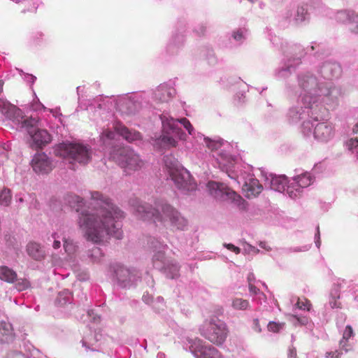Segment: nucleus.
<instances>
[{"instance_id": "50", "label": "nucleus", "mask_w": 358, "mask_h": 358, "mask_svg": "<svg viewBox=\"0 0 358 358\" xmlns=\"http://www.w3.org/2000/svg\"><path fill=\"white\" fill-rule=\"evenodd\" d=\"M1 326L3 328V329L6 330V331H9V329L10 327V324H7L6 323L4 324H1Z\"/></svg>"}, {"instance_id": "33", "label": "nucleus", "mask_w": 358, "mask_h": 358, "mask_svg": "<svg viewBox=\"0 0 358 358\" xmlns=\"http://www.w3.org/2000/svg\"><path fill=\"white\" fill-rule=\"evenodd\" d=\"M115 132L110 131V130H105L102 133V134L101 136V138L103 141V143H106L107 140L113 139L115 138Z\"/></svg>"}, {"instance_id": "28", "label": "nucleus", "mask_w": 358, "mask_h": 358, "mask_svg": "<svg viewBox=\"0 0 358 358\" xmlns=\"http://www.w3.org/2000/svg\"><path fill=\"white\" fill-rule=\"evenodd\" d=\"M307 15V10L303 6H299L296 10V15L295 17V20L297 22H302L306 20V16Z\"/></svg>"}, {"instance_id": "12", "label": "nucleus", "mask_w": 358, "mask_h": 358, "mask_svg": "<svg viewBox=\"0 0 358 358\" xmlns=\"http://www.w3.org/2000/svg\"><path fill=\"white\" fill-rule=\"evenodd\" d=\"M37 124L33 127L25 128L31 136L33 142L36 147L41 148L46 145L51 141V136L45 129H36Z\"/></svg>"}, {"instance_id": "19", "label": "nucleus", "mask_w": 358, "mask_h": 358, "mask_svg": "<svg viewBox=\"0 0 358 358\" xmlns=\"http://www.w3.org/2000/svg\"><path fill=\"white\" fill-rule=\"evenodd\" d=\"M0 279L8 283H13L17 279L15 271L6 266H0Z\"/></svg>"}, {"instance_id": "7", "label": "nucleus", "mask_w": 358, "mask_h": 358, "mask_svg": "<svg viewBox=\"0 0 358 358\" xmlns=\"http://www.w3.org/2000/svg\"><path fill=\"white\" fill-rule=\"evenodd\" d=\"M209 193L216 199L231 201L239 203L242 198L236 192L223 183L210 181L208 183Z\"/></svg>"}, {"instance_id": "32", "label": "nucleus", "mask_w": 358, "mask_h": 358, "mask_svg": "<svg viewBox=\"0 0 358 358\" xmlns=\"http://www.w3.org/2000/svg\"><path fill=\"white\" fill-rule=\"evenodd\" d=\"M355 334L352 327L350 325H347L343 334L342 340H350V338L354 336Z\"/></svg>"}, {"instance_id": "49", "label": "nucleus", "mask_w": 358, "mask_h": 358, "mask_svg": "<svg viewBox=\"0 0 358 358\" xmlns=\"http://www.w3.org/2000/svg\"><path fill=\"white\" fill-rule=\"evenodd\" d=\"M352 21L357 22H358V14L355 13L354 11L351 12Z\"/></svg>"}, {"instance_id": "21", "label": "nucleus", "mask_w": 358, "mask_h": 358, "mask_svg": "<svg viewBox=\"0 0 358 358\" xmlns=\"http://www.w3.org/2000/svg\"><path fill=\"white\" fill-rule=\"evenodd\" d=\"M294 182L292 185H296V186L305 188L308 187L313 181V179L309 173H303L299 175L294 178Z\"/></svg>"}, {"instance_id": "8", "label": "nucleus", "mask_w": 358, "mask_h": 358, "mask_svg": "<svg viewBox=\"0 0 358 358\" xmlns=\"http://www.w3.org/2000/svg\"><path fill=\"white\" fill-rule=\"evenodd\" d=\"M1 113L10 120L21 124V127L23 128H29V126L33 127L39 122L38 119L36 117L24 118L20 109L9 103L3 105Z\"/></svg>"}, {"instance_id": "9", "label": "nucleus", "mask_w": 358, "mask_h": 358, "mask_svg": "<svg viewBox=\"0 0 358 358\" xmlns=\"http://www.w3.org/2000/svg\"><path fill=\"white\" fill-rule=\"evenodd\" d=\"M1 113L10 120L21 124V127L23 128H29V126L33 127L39 122L38 119L36 117L24 118L20 109L9 103L3 105Z\"/></svg>"}, {"instance_id": "3", "label": "nucleus", "mask_w": 358, "mask_h": 358, "mask_svg": "<svg viewBox=\"0 0 358 358\" xmlns=\"http://www.w3.org/2000/svg\"><path fill=\"white\" fill-rule=\"evenodd\" d=\"M164 163L169 177L178 189L190 191L195 188V184L190 180L189 173L178 160L171 156H166Z\"/></svg>"}, {"instance_id": "40", "label": "nucleus", "mask_w": 358, "mask_h": 358, "mask_svg": "<svg viewBox=\"0 0 358 358\" xmlns=\"http://www.w3.org/2000/svg\"><path fill=\"white\" fill-rule=\"evenodd\" d=\"M342 353L338 350L326 353L327 358H340Z\"/></svg>"}, {"instance_id": "53", "label": "nucleus", "mask_w": 358, "mask_h": 358, "mask_svg": "<svg viewBox=\"0 0 358 358\" xmlns=\"http://www.w3.org/2000/svg\"><path fill=\"white\" fill-rule=\"evenodd\" d=\"M160 99H161L162 101H166L167 100V99H166L164 96H163L162 97V96H160Z\"/></svg>"}, {"instance_id": "25", "label": "nucleus", "mask_w": 358, "mask_h": 358, "mask_svg": "<svg viewBox=\"0 0 358 358\" xmlns=\"http://www.w3.org/2000/svg\"><path fill=\"white\" fill-rule=\"evenodd\" d=\"M204 141L206 146L212 151L218 150L222 145V143L220 141H213L208 138H205Z\"/></svg>"}, {"instance_id": "2", "label": "nucleus", "mask_w": 358, "mask_h": 358, "mask_svg": "<svg viewBox=\"0 0 358 358\" xmlns=\"http://www.w3.org/2000/svg\"><path fill=\"white\" fill-rule=\"evenodd\" d=\"M156 208H150L146 205L136 206V211L143 220H152L154 222L169 220L171 226L176 229L184 230L188 222L180 212L171 205L160 201L155 203Z\"/></svg>"}, {"instance_id": "27", "label": "nucleus", "mask_w": 358, "mask_h": 358, "mask_svg": "<svg viewBox=\"0 0 358 358\" xmlns=\"http://www.w3.org/2000/svg\"><path fill=\"white\" fill-rule=\"evenodd\" d=\"M162 143L169 147H176L177 141L171 136L168 135H162L161 136Z\"/></svg>"}, {"instance_id": "29", "label": "nucleus", "mask_w": 358, "mask_h": 358, "mask_svg": "<svg viewBox=\"0 0 358 358\" xmlns=\"http://www.w3.org/2000/svg\"><path fill=\"white\" fill-rule=\"evenodd\" d=\"M70 300V294L66 292H60L57 298V302L60 306L65 305Z\"/></svg>"}, {"instance_id": "31", "label": "nucleus", "mask_w": 358, "mask_h": 358, "mask_svg": "<svg viewBox=\"0 0 358 358\" xmlns=\"http://www.w3.org/2000/svg\"><path fill=\"white\" fill-rule=\"evenodd\" d=\"M30 286L29 282L26 279L18 280L15 284V288L18 291H23L27 289Z\"/></svg>"}, {"instance_id": "36", "label": "nucleus", "mask_w": 358, "mask_h": 358, "mask_svg": "<svg viewBox=\"0 0 358 358\" xmlns=\"http://www.w3.org/2000/svg\"><path fill=\"white\" fill-rule=\"evenodd\" d=\"M348 148L351 150H355L358 153V139L357 138H351L348 142Z\"/></svg>"}, {"instance_id": "15", "label": "nucleus", "mask_w": 358, "mask_h": 358, "mask_svg": "<svg viewBox=\"0 0 358 358\" xmlns=\"http://www.w3.org/2000/svg\"><path fill=\"white\" fill-rule=\"evenodd\" d=\"M177 122L181 123L184 127L188 131L189 134H192L193 127L191 124L190 122L185 117L181 118L180 120L173 119V118H166L162 119L163 126L164 127H169L171 130H175L177 127Z\"/></svg>"}, {"instance_id": "47", "label": "nucleus", "mask_w": 358, "mask_h": 358, "mask_svg": "<svg viewBox=\"0 0 358 358\" xmlns=\"http://www.w3.org/2000/svg\"><path fill=\"white\" fill-rule=\"evenodd\" d=\"M289 358H296V351L295 349H290L289 351Z\"/></svg>"}, {"instance_id": "44", "label": "nucleus", "mask_w": 358, "mask_h": 358, "mask_svg": "<svg viewBox=\"0 0 358 358\" xmlns=\"http://www.w3.org/2000/svg\"><path fill=\"white\" fill-rule=\"evenodd\" d=\"M294 319H296L300 324H306L308 322V319L306 317L300 318L296 315H292Z\"/></svg>"}, {"instance_id": "57", "label": "nucleus", "mask_w": 358, "mask_h": 358, "mask_svg": "<svg viewBox=\"0 0 358 358\" xmlns=\"http://www.w3.org/2000/svg\"><path fill=\"white\" fill-rule=\"evenodd\" d=\"M20 202H22L23 201V199L22 198L20 199Z\"/></svg>"}, {"instance_id": "43", "label": "nucleus", "mask_w": 358, "mask_h": 358, "mask_svg": "<svg viewBox=\"0 0 358 358\" xmlns=\"http://www.w3.org/2000/svg\"><path fill=\"white\" fill-rule=\"evenodd\" d=\"M164 259V252H157V254H155L154 255V257H153L154 262H155L156 260L162 262Z\"/></svg>"}, {"instance_id": "11", "label": "nucleus", "mask_w": 358, "mask_h": 358, "mask_svg": "<svg viewBox=\"0 0 358 358\" xmlns=\"http://www.w3.org/2000/svg\"><path fill=\"white\" fill-rule=\"evenodd\" d=\"M34 171L38 173H47L52 169V162L44 152L37 153L31 161Z\"/></svg>"}, {"instance_id": "4", "label": "nucleus", "mask_w": 358, "mask_h": 358, "mask_svg": "<svg viewBox=\"0 0 358 358\" xmlns=\"http://www.w3.org/2000/svg\"><path fill=\"white\" fill-rule=\"evenodd\" d=\"M54 152L56 156L83 164L88 163L91 157L90 148L80 143H60Z\"/></svg>"}, {"instance_id": "38", "label": "nucleus", "mask_w": 358, "mask_h": 358, "mask_svg": "<svg viewBox=\"0 0 358 358\" xmlns=\"http://www.w3.org/2000/svg\"><path fill=\"white\" fill-rule=\"evenodd\" d=\"M292 189V186H288L287 188V192L291 198H296L299 194V191L298 189H296L294 192Z\"/></svg>"}, {"instance_id": "42", "label": "nucleus", "mask_w": 358, "mask_h": 358, "mask_svg": "<svg viewBox=\"0 0 358 358\" xmlns=\"http://www.w3.org/2000/svg\"><path fill=\"white\" fill-rule=\"evenodd\" d=\"M52 238L54 239L53 245H52V246H53V248H54L55 249H58V248H60V246H61V242H60L59 241H58V240H56L57 234H53L52 235Z\"/></svg>"}, {"instance_id": "55", "label": "nucleus", "mask_w": 358, "mask_h": 358, "mask_svg": "<svg viewBox=\"0 0 358 358\" xmlns=\"http://www.w3.org/2000/svg\"><path fill=\"white\" fill-rule=\"evenodd\" d=\"M3 84V80H0V87H2Z\"/></svg>"}, {"instance_id": "35", "label": "nucleus", "mask_w": 358, "mask_h": 358, "mask_svg": "<svg viewBox=\"0 0 358 358\" xmlns=\"http://www.w3.org/2000/svg\"><path fill=\"white\" fill-rule=\"evenodd\" d=\"M339 345L341 348L345 352H348L352 350V344L350 343V340L341 339Z\"/></svg>"}, {"instance_id": "26", "label": "nucleus", "mask_w": 358, "mask_h": 358, "mask_svg": "<svg viewBox=\"0 0 358 358\" xmlns=\"http://www.w3.org/2000/svg\"><path fill=\"white\" fill-rule=\"evenodd\" d=\"M165 271L167 272V275L171 278H174L178 274L179 267L177 264H172L171 265H167L165 267Z\"/></svg>"}, {"instance_id": "41", "label": "nucleus", "mask_w": 358, "mask_h": 358, "mask_svg": "<svg viewBox=\"0 0 358 358\" xmlns=\"http://www.w3.org/2000/svg\"><path fill=\"white\" fill-rule=\"evenodd\" d=\"M64 248L68 253H71L73 251V245L71 243H69L66 240L64 241Z\"/></svg>"}, {"instance_id": "16", "label": "nucleus", "mask_w": 358, "mask_h": 358, "mask_svg": "<svg viewBox=\"0 0 358 358\" xmlns=\"http://www.w3.org/2000/svg\"><path fill=\"white\" fill-rule=\"evenodd\" d=\"M341 72V66L336 63H327L322 68V73L324 76L329 79L338 77Z\"/></svg>"}, {"instance_id": "58", "label": "nucleus", "mask_w": 358, "mask_h": 358, "mask_svg": "<svg viewBox=\"0 0 358 358\" xmlns=\"http://www.w3.org/2000/svg\"><path fill=\"white\" fill-rule=\"evenodd\" d=\"M357 30H358V25H357Z\"/></svg>"}, {"instance_id": "10", "label": "nucleus", "mask_w": 358, "mask_h": 358, "mask_svg": "<svg viewBox=\"0 0 358 358\" xmlns=\"http://www.w3.org/2000/svg\"><path fill=\"white\" fill-rule=\"evenodd\" d=\"M189 349L196 358L220 357V352L215 347L206 345L205 342L199 338L192 341Z\"/></svg>"}, {"instance_id": "23", "label": "nucleus", "mask_w": 358, "mask_h": 358, "mask_svg": "<svg viewBox=\"0 0 358 358\" xmlns=\"http://www.w3.org/2000/svg\"><path fill=\"white\" fill-rule=\"evenodd\" d=\"M12 194L9 189L3 188L0 192V204L4 206H8L11 202Z\"/></svg>"}, {"instance_id": "51", "label": "nucleus", "mask_w": 358, "mask_h": 358, "mask_svg": "<svg viewBox=\"0 0 358 358\" xmlns=\"http://www.w3.org/2000/svg\"><path fill=\"white\" fill-rule=\"evenodd\" d=\"M265 245H266V243H262V242H261V243H259V246H260L261 248H266Z\"/></svg>"}, {"instance_id": "39", "label": "nucleus", "mask_w": 358, "mask_h": 358, "mask_svg": "<svg viewBox=\"0 0 358 358\" xmlns=\"http://www.w3.org/2000/svg\"><path fill=\"white\" fill-rule=\"evenodd\" d=\"M224 247H226L230 251L234 252L235 254H239L241 252V249L238 247L235 246L231 243L224 244Z\"/></svg>"}, {"instance_id": "30", "label": "nucleus", "mask_w": 358, "mask_h": 358, "mask_svg": "<svg viewBox=\"0 0 358 358\" xmlns=\"http://www.w3.org/2000/svg\"><path fill=\"white\" fill-rule=\"evenodd\" d=\"M296 306L301 310H310L311 303L307 299H299Z\"/></svg>"}, {"instance_id": "17", "label": "nucleus", "mask_w": 358, "mask_h": 358, "mask_svg": "<svg viewBox=\"0 0 358 358\" xmlns=\"http://www.w3.org/2000/svg\"><path fill=\"white\" fill-rule=\"evenodd\" d=\"M27 252L31 258L37 261L42 260L45 257L43 250L37 243H29L27 246Z\"/></svg>"}, {"instance_id": "56", "label": "nucleus", "mask_w": 358, "mask_h": 358, "mask_svg": "<svg viewBox=\"0 0 358 358\" xmlns=\"http://www.w3.org/2000/svg\"><path fill=\"white\" fill-rule=\"evenodd\" d=\"M254 322H255V323H258V320H257V319H255V320H254Z\"/></svg>"}, {"instance_id": "6", "label": "nucleus", "mask_w": 358, "mask_h": 358, "mask_svg": "<svg viewBox=\"0 0 358 358\" xmlns=\"http://www.w3.org/2000/svg\"><path fill=\"white\" fill-rule=\"evenodd\" d=\"M117 162L124 172L129 175L141 170L145 165L144 161L139 155L129 148H122L119 150Z\"/></svg>"}, {"instance_id": "46", "label": "nucleus", "mask_w": 358, "mask_h": 358, "mask_svg": "<svg viewBox=\"0 0 358 358\" xmlns=\"http://www.w3.org/2000/svg\"><path fill=\"white\" fill-rule=\"evenodd\" d=\"M307 99H308V96H305L303 99V101H304V104L306 105V107H311L312 105V101H307ZM315 101V98H314V99L313 100V102L314 103Z\"/></svg>"}, {"instance_id": "14", "label": "nucleus", "mask_w": 358, "mask_h": 358, "mask_svg": "<svg viewBox=\"0 0 358 358\" xmlns=\"http://www.w3.org/2000/svg\"><path fill=\"white\" fill-rule=\"evenodd\" d=\"M314 136L321 141H327L333 136V128L327 123H318L315 127Z\"/></svg>"}, {"instance_id": "24", "label": "nucleus", "mask_w": 358, "mask_h": 358, "mask_svg": "<svg viewBox=\"0 0 358 358\" xmlns=\"http://www.w3.org/2000/svg\"><path fill=\"white\" fill-rule=\"evenodd\" d=\"M232 306L237 310H245L249 306V302L241 298H236L232 301Z\"/></svg>"}, {"instance_id": "54", "label": "nucleus", "mask_w": 358, "mask_h": 358, "mask_svg": "<svg viewBox=\"0 0 358 358\" xmlns=\"http://www.w3.org/2000/svg\"><path fill=\"white\" fill-rule=\"evenodd\" d=\"M354 132H357L358 131V124H357L355 126V128L353 129Z\"/></svg>"}, {"instance_id": "37", "label": "nucleus", "mask_w": 358, "mask_h": 358, "mask_svg": "<svg viewBox=\"0 0 358 358\" xmlns=\"http://www.w3.org/2000/svg\"><path fill=\"white\" fill-rule=\"evenodd\" d=\"M129 272L127 269L121 268L116 272L117 277L120 281L124 282L127 279H124L122 277L129 275Z\"/></svg>"}, {"instance_id": "48", "label": "nucleus", "mask_w": 358, "mask_h": 358, "mask_svg": "<svg viewBox=\"0 0 358 358\" xmlns=\"http://www.w3.org/2000/svg\"><path fill=\"white\" fill-rule=\"evenodd\" d=\"M164 92H167V98H169L171 93L168 92L167 90L164 87H159V89L157 90V92H159V93H162V94Z\"/></svg>"}, {"instance_id": "5", "label": "nucleus", "mask_w": 358, "mask_h": 358, "mask_svg": "<svg viewBox=\"0 0 358 358\" xmlns=\"http://www.w3.org/2000/svg\"><path fill=\"white\" fill-rule=\"evenodd\" d=\"M201 334L210 342L220 346L225 342L229 330L224 322L213 319L203 323L201 329Z\"/></svg>"}, {"instance_id": "52", "label": "nucleus", "mask_w": 358, "mask_h": 358, "mask_svg": "<svg viewBox=\"0 0 358 358\" xmlns=\"http://www.w3.org/2000/svg\"><path fill=\"white\" fill-rule=\"evenodd\" d=\"M250 291L255 293L256 292V287L251 286L250 287Z\"/></svg>"}, {"instance_id": "45", "label": "nucleus", "mask_w": 358, "mask_h": 358, "mask_svg": "<svg viewBox=\"0 0 358 358\" xmlns=\"http://www.w3.org/2000/svg\"><path fill=\"white\" fill-rule=\"evenodd\" d=\"M233 36L234 38L237 41H239L243 38V34L241 31H235Z\"/></svg>"}, {"instance_id": "13", "label": "nucleus", "mask_w": 358, "mask_h": 358, "mask_svg": "<svg viewBox=\"0 0 358 358\" xmlns=\"http://www.w3.org/2000/svg\"><path fill=\"white\" fill-rule=\"evenodd\" d=\"M243 190L245 193V196L251 199L256 197L262 192L263 186L257 179L251 178L245 181Z\"/></svg>"}, {"instance_id": "18", "label": "nucleus", "mask_w": 358, "mask_h": 358, "mask_svg": "<svg viewBox=\"0 0 358 358\" xmlns=\"http://www.w3.org/2000/svg\"><path fill=\"white\" fill-rule=\"evenodd\" d=\"M115 129L117 132L129 142H133L141 138L139 132L131 131L123 125H117Z\"/></svg>"}, {"instance_id": "22", "label": "nucleus", "mask_w": 358, "mask_h": 358, "mask_svg": "<svg viewBox=\"0 0 358 358\" xmlns=\"http://www.w3.org/2000/svg\"><path fill=\"white\" fill-rule=\"evenodd\" d=\"M300 85L304 90H311L317 86V81L313 76H304L300 78Z\"/></svg>"}, {"instance_id": "20", "label": "nucleus", "mask_w": 358, "mask_h": 358, "mask_svg": "<svg viewBox=\"0 0 358 358\" xmlns=\"http://www.w3.org/2000/svg\"><path fill=\"white\" fill-rule=\"evenodd\" d=\"M287 178L285 176H274L271 180V187L278 192L284 191L287 185Z\"/></svg>"}, {"instance_id": "1", "label": "nucleus", "mask_w": 358, "mask_h": 358, "mask_svg": "<svg viewBox=\"0 0 358 358\" xmlns=\"http://www.w3.org/2000/svg\"><path fill=\"white\" fill-rule=\"evenodd\" d=\"M66 200L76 212H80L77 223L87 241L100 243L110 236L122 238L120 220L124 217V213L108 197L98 192H92L87 209L78 196L69 194Z\"/></svg>"}, {"instance_id": "34", "label": "nucleus", "mask_w": 358, "mask_h": 358, "mask_svg": "<svg viewBox=\"0 0 358 358\" xmlns=\"http://www.w3.org/2000/svg\"><path fill=\"white\" fill-rule=\"evenodd\" d=\"M284 326V324H278L275 322H271L268 324V329L272 332H278Z\"/></svg>"}]
</instances>
